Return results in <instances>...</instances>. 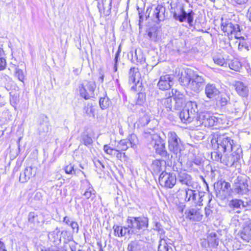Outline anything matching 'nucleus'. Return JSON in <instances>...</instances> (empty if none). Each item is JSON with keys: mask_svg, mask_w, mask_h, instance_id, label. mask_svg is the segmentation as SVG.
I'll return each instance as SVG.
<instances>
[{"mask_svg": "<svg viewBox=\"0 0 251 251\" xmlns=\"http://www.w3.org/2000/svg\"><path fill=\"white\" fill-rule=\"evenodd\" d=\"M179 81L184 86L195 93H199L203 88L205 79L203 75H200L191 69H183Z\"/></svg>", "mask_w": 251, "mask_h": 251, "instance_id": "f257e3e1", "label": "nucleus"}, {"mask_svg": "<svg viewBox=\"0 0 251 251\" xmlns=\"http://www.w3.org/2000/svg\"><path fill=\"white\" fill-rule=\"evenodd\" d=\"M144 136L153 147L157 154L165 158H169V154L165 149V143L161 139L158 134L154 131V128H149L145 130Z\"/></svg>", "mask_w": 251, "mask_h": 251, "instance_id": "f03ea898", "label": "nucleus"}, {"mask_svg": "<svg viewBox=\"0 0 251 251\" xmlns=\"http://www.w3.org/2000/svg\"><path fill=\"white\" fill-rule=\"evenodd\" d=\"M126 224L131 227L130 232L139 234L140 230H145L149 227V219L145 216L128 217Z\"/></svg>", "mask_w": 251, "mask_h": 251, "instance_id": "7ed1b4c3", "label": "nucleus"}, {"mask_svg": "<svg viewBox=\"0 0 251 251\" xmlns=\"http://www.w3.org/2000/svg\"><path fill=\"white\" fill-rule=\"evenodd\" d=\"M221 29L226 33L229 39H232L234 35L235 38H241V29L239 25L235 22H232L231 20H226L221 23Z\"/></svg>", "mask_w": 251, "mask_h": 251, "instance_id": "20e7f679", "label": "nucleus"}, {"mask_svg": "<svg viewBox=\"0 0 251 251\" xmlns=\"http://www.w3.org/2000/svg\"><path fill=\"white\" fill-rule=\"evenodd\" d=\"M168 142L169 149L171 152L176 154L180 152L183 148V144L175 132L170 131L168 132Z\"/></svg>", "mask_w": 251, "mask_h": 251, "instance_id": "39448f33", "label": "nucleus"}, {"mask_svg": "<svg viewBox=\"0 0 251 251\" xmlns=\"http://www.w3.org/2000/svg\"><path fill=\"white\" fill-rule=\"evenodd\" d=\"M248 179L247 176H239L234 180L232 191L235 194L243 195L248 192Z\"/></svg>", "mask_w": 251, "mask_h": 251, "instance_id": "423d86ee", "label": "nucleus"}, {"mask_svg": "<svg viewBox=\"0 0 251 251\" xmlns=\"http://www.w3.org/2000/svg\"><path fill=\"white\" fill-rule=\"evenodd\" d=\"M198 126H203L205 127L212 126L218 122V119L212 116L207 112H200L196 118Z\"/></svg>", "mask_w": 251, "mask_h": 251, "instance_id": "0eeeda50", "label": "nucleus"}, {"mask_svg": "<svg viewBox=\"0 0 251 251\" xmlns=\"http://www.w3.org/2000/svg\"><path fill=\"white\" fill-rule=\"evenodd\" d=\"M95 88L96 84L94 82L85 81L79 87L80 95L85 100L93 98Z\"/></svg>", "mask_w": 251, "mask_h": 251, "instance_id": "6e6552de", "label": "nucleus"}, {"mask_svg": "<svg viewBox=\"0 0 251 251\" xmlns=\"http://www.w3.org/2000/svg\"><path fill=\"white\" fill-rule=\"evenodd\" d=\"M171 12L173 14L174 18L179 21L180 22H184L186 19L189 25H193L194 12L191 10L190 12L187 13L182 7L180 8V12L177 13L176 10H173V4H170Z\"/></svg>", "mask_w": 251, "mask_h": 251, "instance_id": "1a4fd4ad", "label": "nucleus"}, {"mask_svg": "<svg viewBox=\"0 0 251 251\" xmlns=\"http://www.w3.org/2000/svg\"><path fill=\"white\" fill-rule=\"evenodd\" d=\"M216 142L219 151L225 152L232 150L233 140L228 137L226 134L219 135L217 137Z\"/></svg>", "mask_w": 251, "mask_h": 251, "instance_id": "9d476101", "label": "nucleus"}, {"mask_svg": "<svg viewBox=\"0 0 251 251\" xmlns=\"http://www.w3.org/2000/svg\"><path fill=\"white\" fill-rule=\"evenodd\" d=\"M176 177L173 173L162 172L159 177L160 184L167 188H172L176 183Z\"/></svg>", "mask_w": 251, "mask_h": 251, "instance_id": "9b49d317", "label": "nucleus"}, {"mask_svg": "<svg viewBox=\"0 0 251 251\" xmlns=\"http://www.w3.org/2000/svg\"><path fill=\"white\" fill-rule=\"evenodd\" d=\"M241 152V150L238 149L231 153L225 154L222 158V163L227 167H232L240 159Z\"/></svg>", "mask_w": 251, "mask_h": 251, "instance_id": "f8f14e48", "label": "nucleus"}, {"mask_svg": "<svg viewBox=\"0 0 251 251\" xmlns=\"http://www.w3.org/2000/svg\"><path fill=\"white\" fill-rule=\"evenodd\" d=\"M204 93L207 98L213 100L219 97L220 91L215 84L208 83L205 86Z\"/></svg>", "mask_w": 251, "mask_h": 251, "instance_id": "ddd939ff", "label": "nucleus"}, {"mask_svg": "<svg viewBox=\"0 0 251 251\" xmlns=\"http://www.w3.org/2000/svg\"><path fill=\"white\" fill-rule=\"evenodd\" d=\"M174 78L169 75H166L160 76L157 83L158 88L161 90L169 89L173 86Z\"/></svg>", "mask_w": 251, "mask_h": 251, "instance_id": "4468645a", "label": "nucleus"}, {"mask_svg": "<svg viewBox=\"0 0 251 251\" xmlns=\"http://www.w3.org/2000/svg\"><path fill=\"white\" fill-rule=\"evenodd\" d=\"M228 110L237 116H241L246 109L245 103L243 101H236L233 104H229Z\"/></svg>", "mask_w": 251, "mask_h": 251, "instance_id": "2eb2a0df", "label": "nucleus"}, {"mask_svg": "<svg viewBox=\"0 0 251 251\" xmlns=\"http://www.w3.org/2000/svg\"><path fill=\"white\" fill-rule=\"evenodd\" d=\"M186 217L193 221H200L202 218V211L197 208H191L186 210Z\"/></svg>", "mask_w": 251, "mask_h": 251, "instance_id": "dca6fc26", "label": "nucleus"}, {"mask_svg": "<svg viewBox=\"0 0 251 251\" xmlns=\"http://www.w3.org/2000/svg\"><path fill=\"white\" fill-rule=\"evenodd\" d=\"M146 243L141 240L131 241L128 245V251H144L146 250Z\"/></svg>", "mask_w": 251, "mask_h": 251, "instance_id": "f3484780", "label": "nucleus"}, {"mask_svg": "<svg viewBox=\"0 0 251 251\" xmlns=\"http://www.w3.org/2000/svg\"><path fill=\"white\" fill-rule=\"evenodd\" d=\"M140 78V74L138 69L135 67L131 68L129 72V83H133L134 85L131 87L132 89H134L136 84L139 83Z\"/></svg>", "mask_w": 251, "mask_h": 251, "instance_id": "a211bd4d", "label": "nucleus"}, {"mask_svg": "<svg viewBox=\"0 0 251 251\" xmlns=\"http://www.w3.org/2000/svg\"><path fill=\"white\" fill-rule=\"evenodd\" d=\"M166 8L162 5L158 4L153 9L152 16L160 22L165 20Z\"/></svg>", "mask_w": 251, "mask_h": 251, "instance_id": "6ab92c4d", "label": "nucleus"}, {"mask_svg": "<svg viewBox=\"0 0 251 251\" xmlns=\"http://www.w3.org/2000/svg\"><path fill=\"white\" fill-rule=\"evenodd\" d=\"M28 220L30 223L34 225L43 223L44 222V216L40 212L35 213L34 212H30L28 215Z\"/></svg>", "mask_w": 251, "mask_h": 251, "instance_id": "aec40b11", "label": "nucleus"}, {"mask_svg": "<svg viewBox=\"0 0 251 251\" xmlns=\"http://www.w3.org/2000/svg\"><path fill=\"white\" fill-rule=\"evenodd\" d=\"M166 162L164 160L156 159L152 161L151 165V168L155 174H157L160 172H164L165 168Z\"/></svg>", "mask_w": 251, "mask_h": 251, "instance_id": "412c9836", "label": "nucleus"}, {"mask_svg": "<svg viewBox=\"0 0 251 251\" xmlns=\"http://www.w3.org/2000/svg\"><path fill=\"white\" fill-rule=\"evenodd\" d=\"M237 93L241 97H247L248 96L249 90L247 86L243 82L237 81L235 84Z\"/></svg>", "mask_w": 251, "mask_h": 251, "instance_id": "4be33fe9", "label": "nucleus"}, {"mask_svg": "<svg viewBox=\"0 0 251 251\" xmlns=\"http://www.w3.org/2000/svg\"><path fill=\"white\" fill-rule=\"evenodd\" d=\"M250 203L248 202H244L241 200L234 199L231 201L229 202V206L234 210H237L236 212L239 213L240 211L238 209H241L249 205Z\"/></svg>", "mask_w": 251, "mask_h": 251, "instance_id": "5701e85b", "label": "nucleus"}, {"mask_svg": "<svg viewBox=\"0 0 251 251\" xmlns=\"http://www.w3.org/2000/svg\"><path fill=\"white\" fill-rule=\"evenodd\" d=\"M177 180L182 184L186 185L188 186H191L192 184L191 176L185 172H180L178 174Z\"/></svg>", "mask_w": 251, "mask_h": 251, "instance_id": "b1692460", "label": "nucleus"}, {"mask_svg": "<svg viewBox=\"0 0 251 251\" xmlns=\"http://www.w3.org/2000/svg\"><path fill=\"white\" fill-rule=\"evenodd\" d=\"M186 109L190 113L192 117L196 118L198 114L199 109L196 101H189L186 104Z\"/></svg>", "mask_w": 251, "mask_h": 251, "instance_id": "393cba45", "label": "nucleus"}, {"mask_svg": "<svg viewBox=\"0 0 251 251\" xmlns=\"http://www.w3.org/2000/svg\"><path fill=\"white\" fill-rule=\"evenodd\" d=\"M206 199L208 200L209 203L211 201V198H210V196L209 195L205 194V193L202 192H199V193L197 192L196 200H193V202L194 204L199 206L202 205V201Z\"/></svg>", "mask_w": 251, "mask_h": 251, "instance_id": "a878e982", "label": "nucleus"}, {"mask_svg": "<svg viewBox=\"0 0 251 251\" xmlns=\"http://www.w3.org/2000/svg\"><path fill=\"white\" fill-rule=\"evenodd\" d=\"M184 195V200L186 202L192 201L196 200V196H197V192L189 188H185L184 190H181Z\"/></svg>", "mask_w": 251, "mask_h": 251, "instance_id": "bb28decb", "label": "nucleus"}, {"mask_svg": "<svg viewBox=\"0 0 251 251\" xmlns=\"http://www.w3.org/2000/svg\"><path fill=\"white\" fill-rule=\"evenodd\" d=\"M48 238L50 241L55 245L59 244L61 242L60 237V230L58 228L48 234Z\"/></svg>", "mask_w": 251, "mask_h": 251, "instance_id": "cd10ccee", "label": "nucleus"}, {"mask_svg": "<svg viewBox=\"0 0 251 251\" xmlns=\"http://www.w3.org/2000/svg\"><path fill=\"white\" fill-rule=\"evenodd\" d=\"M179 116L181 122L185 124L191 123L195 119L190 115V113L186 108L179 113Z\"/></svg>", "mask_w": 251, "mask_h": 251, "instance_id": "c85d7f7f", "label": "nucleus"}, {"mask_svg": "<svg viewBox=\"0 0 251 251\" xmlns=\"http://www.w3.org/2000/svg\"><path fill=\"white\" fill-rule=\"evenodd\" d=\"M206 240L208 246L209 247L216 248L218 245L219 240L215 232H212L209 233Z\"/></svg>", "mask_w": 251, "mask_h": 251, "instance_id": "c756f323", "label": "nucleus"}, {"mask_svg": "<svg viewBox=\"0 0 251 251\" xmlns=\"http://www.w3.org/2000/svg\"><path fill=\"white\" fill-rule=\"evenodd\" d=\"M241 238L247 242L251 240V222L244 228L241 235Z\"/></svg>", "mask_w": 251, "mask_h": 251, "instance_id": "7c9ffc66", "label": "nucleus"}, {"mask_svg": "<svg viewBox=\"0 0 251 251\" xmlns=\"http://www.w3.org/2000/svg\"><path fill=\"white\" fill-rule=\"evenodd\" d=\"M80 142L85 146H88L93 143V139L87 132H84L81 135Z\"/></svg>", "mask_w": 251, "mask_h": 251, "instance_id": "2f4dec72", "label": "nucleus"}, {"mask_svg": "<svg viewBox=\"0 0 251 251\" xmlns=\"http://www.w3.org/2000/svg\"><path fill=\"white\" fill-rule=\"evenodd\" d=\"M158 251H173V249L168 245L166 240L161 239L158 247Z\"/></svg>", "mask_w": 251, "mask_h": 251, "instance_id": "473e14b6", "label": "nucleus"}, {"mask_svg": "<svg viewBox=\"0 0 251 251\" xmlns=\"http://www.w3.org/2000/svg\"><path fill=\"white\" fill-rule=\"evenodd\" d=\"M161 103L167 108L168 110H172V97L169 96L161 100Z\"/></svg>", "mask_w": 251, "mask_h": 251, "instance_id": "72a5a7b5", "label": "nucleus"}, {"mask_svg": "<svg viewBox=\"0 0 251 251\" xmlns=\"http://www.w3.org/2000/svg\"><path fill=\"white\" fill-rule=\"evenodd\" d=\"M65 173L67 174L70 175H76L78 174L79 172H81L82 174H84L83 172H82L81 170L75 169L74 166L70 164L66 166L64 169Z\"/></svg>", "mask_w": 251, "mask_h": 251, "instance_id": "f704fd0d", "label": "nucleus"}, {"mask_svg": "<svg viewBox=\"0 0 251 251\" xmlns=\"http://www.w3.org/2000/svg\"><path fill=\"white\" fill-rule=\"evenodd\" d=\"M150 122V119L148 115H144L140 118L137 122V125L139 127L144 126Z\"/></svg>", "mask_w": 251, "mask_h": 251, "instance_id": "c9c22d12", "label": "nucleus"}, {"mask_svg": "<svg viewBox=\"0 0 251 251\" xmlns=\"http://www.w3.org/2000/svg\"><path fill=\"white\" fill-rule=\"evenodd\" d=\"M113 229L114 235L116 236L123 237L125 236V231H124V227L118 225H114Z\"/></svg>", "mask_w": 251, "mask_h": 251, "instance_id": "e433bc0d", "label": "nucleus"}, {"mask_svg": "<svg viewBox=\"0 0 251 251\" xmlns=\"http://www.w3.org/2000/svg\"><path fill=\"white\" fill-rule=\"evenodd\" d=\"M110 101L107 97L101 98L99 100V104L100 108L104 110L108 108L110 105Z\"/></svg>", "mask_w": 251, "mask_h": 251, "instance_id": "4c0bfd02", "label": "nucleus"}, {"mask_svg": "<svg viewBox=\"0 0 251 251\" xmlns=\"http://www.w3.org/2000/svg\"><path fill=\"white\" fill-rule=\"evenodd\" d=\"M240 40L238 44V49L242 50L243 49H245L247 50H249V43L242 36L241 38H239Z\"/></svg>", "mask_w": 251, "mask_h": 251, "instance_id": "58836bf2", "label": "nucleus"}, {"mask_svg": "<svg viewBox=\"0 0 251 251\" xmlns=\"http://www.w3.org/2000/svg\"><path fill=\"white\" fill-rule=\"evenodd\" d=\"M129 147L128 141L127 139H124L120 141L117 148L121 151H126Z\"/></svg>", "mask_w": 251, "mask_h": 251, "instance_id": "ea45409f", "label": "nucleus"}, {"mask_svg": "<svg viewBox=\"0 0 251 251\" xmlns=\"http://www.w3.org/2000/svg\"><path fill=\"white\" fill-rule=\"evenodd\" d=\"M219 185L221 186V190H219L220 192L222 191L223 193H228V190L230 187V184L229 183L225 181L223 182L221 181L217 183V185L218 186Z\"/></svg>", "mask_w": 251, "mask_h": 251, "instance_id": "a19ab883", "label": "nucleus"}, {"mask_svg": "<svg viewBox=\"0 0 251 251\" xmlns=\"http://www.w3.org/2000/svg\"><path fill=\"white\" fill-rule=\"evenodd\" d=\"M213 60L214 63L218 65L223 67L226 66L227 63L225 59L222 56L214 57Z\"/></svg>", "mask_w": 251, "mask_h": 251, "instance_id": "79ce46f5", "label": "nucleus"}, {"mask_svg": "<svg viewBox=\"0 0 251 251\" xmlns=\"http://www.w3.org/2000/svg\"><path fill=\"white\" fill-rule=\"evenodd\" d=\"M171 96L174 97V100H177L179 99H184V95L177 89H172V95Z\"/></svg>", "mask_w": 251, "mask_h": 251, "instance_id": "37998d69", "label": "nucleus"}, {"mask_svg": "<svg viewBox=\"0 0 251 251\" xmlns=\"http://www.w3.org/2000/svg\"><path fill=\"white\" fill-rule=\"evenodd\" d=\"M229 68L235 71H239L241 67V64L239 61L236 60L229 64Z\"/></svg>", "mask_w": 251, "mask_h": 251, "instance_id": "c03bdc74", "label": "nucleus"}, {"mask_svg": "<svg viewBox=\"0 0 251 251\" xmlns=\"http://www.w3.org/2000/svg\"><path fill=\"white\" fill-rule=\"evenodd\" d=\"M42 193L40 192H37L35 193L34 197L33 198H29L28 202L31 204L35 203L38 201H40L42 199Z\"/></svg>", "mask_w": 251, "mask_h": 251, "instance_id": "a18cd8bd", "label": "nucleus"}, {"mask_svg": "<svg viewBox=\"0 0 251 251\" xmlns=\"http://www.w3.org/2000/svg\"><path fill=\"white\" fill-rule=\"evenodd\" d=\"M24 172L25 174L30 178L36 175V169L32 167H26Z\"/></svg>", "mask_w": 251, "mask_h": 251, "instance_id": "49530a36", "label": "nucleus"}, {"mask_svg": "<svg viewBox=\"0 0 251 251\" xmlns=\"http://www.w3.org/2000/svg\"><path fill=\"white\" fill-rule=\"evenodd\" d=\"M127 141H128L129 146L130 145L132 148H136L137 139L135 134H131Z\"/></svg>", "mask_w": 251, "mask_h": 251, "instance_id": "de8ad7c7", "label": "nucleus"}, {"mask_svg": "<svg viewBox=\"0 0 251 251\" xmlns=\"http://www.w3.org/2000/svg\"><path fill=\"white\" fill-rule=\"evenodd\" d=\"M146 100V95L143 93L138 94V98L136 101V104L142 105Z\"/></svg>", "mask_w": 251, "mask_h": 251, "instance_id": "09e8293b", "label": "nucleus"}, {"mask_svg": "<svg viewBox=\"0 0 251 251\" xmlns=\"http://www.w3.org/2000/svg\"><path fill=\"white\" fill-rule=\"evenodd\" d=\"M174 100L175 101V104L174 105L175 109H179L185 104V99H179V100L177 99Z\"/></svg>", "mask_w": 251, "mask_h": 251, "instance_id": "8fccbe9b", "label": "nucleus"}, {"mask_svg": "<svg viewBox=\"0 0 251 251\" xmlns=\"http://www.w3.org/2000/svg\"><path fill=\"white\" fill-rule=\"evenodd\" d=\"M223 157L221 153L217 151H214L211 153V158L214 161H220L222 163Z\"/></svg>", "mask_w": 251, "mask_h": 251, "instance_id": "3c124183", "label": "nucleus"}, {"mask_svg": "<svg viewBox=\"0 0 251 251\" xmlns=\"http://www.w3.org/2000/svg\"><path fill=\"white\" fill-rule=\"evenodd\" d=\"M15 76L21 81H23L25 78L23 70L19 68H16L15 69Z\"/></svg>", "mask_w": 251, "mask_h": 251, "instance_id": "603ef678", "label": "nucleus"}, {"mask_svg": "<svg viewBox=\"0 0 251 251\" xmlns=\"http://www.w3.org/2000/svg\"><path fill=\"white\" fill-rule=\"evenodd\" d=\"M153 229L154 230L157 231L161 235H163L165 233V231L162 228V225L159 222H155Z\"/></svg>", "mask_w": 251, "mask_h": 251, "instance_id": "864d4df0", "label": "nucleus"}, {"mask_svg": "<svg viewBox=\"0 0 251 251\" xmlns=\"http://www.w3.org/2000/svg\"><path fill=\"white\" fill-rule=\"evenodd\" d=\"M103 150L107 154L114 155V152H116L117 149L111 148L108 145H105L103 147Z\"/></svg>", "mask_w": 251, "mask_h": 251, "instance_id": "5fc2aeb1", "label": "nucleus"}, {"mask_svg": "<svg viewBox=\"0 0 251 251\" xmlns=\"http://www.w3.org/2000/svg\"><path fill=\"white\" fill-rule=\"evenodd\" d=\"M135 56L136 57L138 62H139L141 64H143L145 62L146 59L145 57L140 52H139V54H137V50L135 51Z\"/></svg>", "mask_w": 251, "mask_h": 251, "instance_id": "6e6d98bb", "label": "nucleus"}, {"mask_svg": "<svg viewBox=\"0 0 251 251\" xmlns=\"http://www.w3.org/2000/svg\"><path fill=\"white\" fill-rule=\"evenodd\" d=\"M90 191H85L83 196H84L86 199H89L92 195H95V191L93 187H89Z\"/></svg>", "mask_w": 251, "mask_h": 251, "instance_id": "4d7b16f0", "label": "nucleus"}, {"mask_svg": "<svg viewBox=\"0 0 251 251\" xmlns=\"http://www.w3.org/2000/svg\"><path fill=\"white\" fill-rule=\"evenodd\" d=\"M74 232L78 233L79 231V226L77 222L72 221L70 224Z\"/></svg>", "mask_w": 251, "mask_h": 251, "instance_id": "13d9d810", "label": "nucleus"}, {"mask_svg": "<svg viewBox=\"0 0 251 251\" xmlns=\"http://www.w3.org/2000/svg\"><path fill=\"white\" fill-rule=\"evenodd\" d=\"M193 164H195L197 166H201L202 164L201 159L200 158H195L192 162H190L189 163V165L192 167L193 166Z\"/></svg>", "mask_w": 251, "mask_h": 251, "instance_id": "bf43d9fd", "label": "nucleus"}, {"mask_svg": "<svg viewBox=\"0 0 251 251\" xmlns=\"http://www.w3.org/2000/svg\"><path fill=\"white\" fill-rule=\"evenodd\" d=\"M30 179L29 177L23 172L21 173L19 177V180L22 183L27 182Z\"/></svg>", "mask_w": 251, "mask_h": 251, "instance_id": "052dcab7", "label": "nucleus"}, {"mask_svg": "<svg viewBox=\"0 0 251 251\" xmlns=\"http://www.w3.org/2000/svg\"><path fill=\"white\" fill-rule=\"evenodd\" d=\"M94 163L96 167L100 170H102L104 168V165L99 159H95L94 161Z\"/></svg>", "mask_w": 251, "mask_h": 251, "instance_id": "680f3d73", "label": "nucleus"}, {"mask_svg": "<svg viewBox=\"0 0 251 251\" xmlns=\"http://www.w3.org/2000/svg\"><path fill=\"white\" fill-rule=\"evenodd\" d=\"M82 187L85 189V191H90L89 187H93L92 185L90 184L89 181L88 180H84L82 182Z\"/></svg>", "mask_w": 251, "mask_h": 251, "instance_id": "e2e57ef3", "label": "nucleus"}, {"mask_svg": "<svg viewBox=\"0 0 251 251\" xmlns=\"http://www.w3.org/2000/svg\"><path fill=\"white\" fill-rule=\"evenodd\" d=\"M6 65V60L4 58H0V71L5 69Z\"/></svg>", "mask_w": 251, "mask_h": 251, "instance_id": "0e129e2a", "label": "nucleus"}, {"mask_svg": "<svg viewBox=\"0 0 251 251\" xmlns=\"http://www.w3.org/2000/svg\"><path fill=\"white\" fill-rule=\"evenodd\" d=\"M120 150H117L116 152H114V155H116L117 158L119 159H121L123 156H125V153H122L120 151Z\"/></svg>", "mask_w": 251, "mask_h": 251, "instance_id": "69168bd1", "label": "nucleus"}, {"mask_svg": "<svg viewBox=\"0 0 251 251\" xmlns=\"http://www.w3.org/2000/svg\"><path fill=\"white\" fill-rule=\"evenodd\" d=\"M228 100L226 98H221L220 100V104L221 106H224L227 104Z\"/></svg>", "mask_w": 251, "mask_h": 251, "instance_id": "338daca9", "label": "nucleus"}, {"mask_svg": "<svg viewBox=\"0 0 251 251\" xmlns=\"http://www.w3.org/2000/svg\"><path fill=\"white\" fill-rule=\"evenodd\" d=\"M212 213V211L210 209L209 206L205 208V215L206 217H208Z\"/></svg>", "mask_w": 251, "mask_h": 251, "instance_id": "774afa93", "label": "nucleus"}]
</instances>
